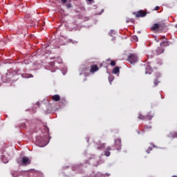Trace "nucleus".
<instances>
[{
	"instance_id": "obj_11",
	"label": "nucleus",
	"mask_w": 177,
	"mask_h": 177,
	"mask_svg": "<svg viewBox=\"0 0 177 177\" xmlns=\"http://www.w3.org/2000/svg\"><path fill=\"white\" fill-rule=\"evenodd\" d=\"M113 74H118L120 73V67L119 66H115L113 71H112Z\"/></svg>"
},
{
	"instance_id": "obj_20",
	"label": "nucleus",
	"mask_w": 177,
	"mask_h": 177,
	"mask_svg": "<svg viewBox=\"0 0 177 177\" xmlns=\"http://www.w3.org/2000/svg\"><path fill=\"white\" fill-rule=\"evenodd\" d=\"M66 7L68 9H70V8H71L73 6L71 5V3H66Z\"/></svg>"
},
{
	"instance_id": "obj_23",
	"label": "nucleus",
	"mask_w": 177,
	"mask_h": 177,
	"mask_svg": "<svg viewBox=\"0 0 177 177\" xmlns=\"http://www.w3.org/2000/svg\"><path fill=\"white\" fill-rule=\"evenodd\" d=\"M147 70L148 69L146 68V71H145L146 74H151V69H149V71Z\"/></svg>"
},
{
	"instance_id": "obj_21",
	"label": "nucleus",
	"mask_w": 177,
	"mask_h": 177,
	"mask_svg": "<svg viewBox=\"0 0 177 177\" xmlns=\"http://www.w3.org/2000/svg\"><path fill=\"white\" fill-rule=\"evenodd\" d=\"M69 42H71V44H78V41H75L73 39H70Z\"/></svg>"
},
{
	"instance_id": "obj_14",
	"label": "nucleus",
	"mask_w": 177,
	"mask_h": 177,
	"mask_svg": "<svg viewBox=\"0 0 177 177\" xmlns=\"http://www.w3.org/2000/svg\"><path fill=\"white\" fill-rule=\"evenodd\" d=\"M23 77L24 78H32L34 76L32 74H24Z\"/></svg>"
},
{
	"instance_id": "obj_22",
	"label": "nucleus",
	"mask_w": 177,
	"mask_h": 177,
	"mask_svg": "<svg viewBox=\"0 0 177 177\" xmlns=\"http://www.w3.org/2000/svg\"><path fill=\"white\" fill-rule=\"evenodd\" d=\"M110 64L111 66H112V67H114V66H115L116 64L115 61H111Z\"/></svg>"
},
{
	"instance_id": "obj_4",
	"label": "nucleus",
	"mask_w": 177,
	"mask_h": 177,
	"mask_svg": "<svg viewBox=\"0 0 177 177\" xmlns=\"http://www.w3.org/2000/svg\"><path fill=\"white\" fill-rule=\"evenodd\" d=\"M154 117V115H143L142 114L138 115V118L139 120H151Z\"/></svg>"
},
{
	"instance_id": "obj_25",
	"label": "nucleus",
	"mask_w": 177,
	"mask_h": 177,
	"mask_svg": "<svg viewBox=\"0 0 177 177\" xmlns=\"http://www.w3.org/2000/svg\"><path fill=\"white\" fill-rule=\"evenodd\" d=\"M160 7L159 6H156L154 8V10H159Z\"/></svg>"
},
{
	"instance_id": "obj_8",
	"label": "nucleus",
	"mask_w": 177,
	"mask_h": 177,
	"mask_svg": "<svg viewBox=\"0 0 177 177\" xmlns=\"http://www.w3.org/2000/svg\"><path fill=\"white\" fill-rule=\"evenodd\" d=\"M115 146L117 149V150H120L121 149V140L120 138H117L115 140Z\"/></svg>"
},
{
	"instance_id": "obj_28",
	"label": "nucleus",
	"mask_w": 177,
	"mask_h": 177,
	"mask_svg": "<svg viewBox=\"0 0 177 177\" xmlns=\"http://www.w3.org/2000/svg\"><path fill=\"white\" fill-rule=\"evenodd\" d=\"M37 106H39V102H36Z\"/></svg>"
},
{
	"instance_id": "obj_31",
	"label": "nucleus",
	"mask_w": 177,
	"mask_h": 177,
	"mask_svg": "<svg viewBox=\"0 0 177 177\" xmlns=\"http://www.w3.org/2000/svg\"><path fill=\"white\" fill-rule=\"evenodd\" d=\"M3 158H5L3 156V161H4V159Z\"/></svg>"
},
{
	"instance_id": "obj_2",
	"label": "nucleus",
	"mask_w": 177,
	"mask_h": 177,
	"mask_svg": "<svg viewBox=\"0 0 177 177\" xmlns=\"http://www.w3.org/2000/svg\"><path fill=\"white\" fill-rule=\"evenodd\" d=\"M36 142L39 145V147H45V138H42V136H37Z\"/></svg>"
},
{
	"instance_id": "obj_13",
	"label": "nucleus",
	"mask_w": 177,
	"mask_h": 177,
	"mask_svg": "<svg viewBox=\"0 0 177 177\" xmlns=\"http://www.w3.org/2000/svg\"><path fill=\"white\" fill-rule=\"evenodd\" d=\"M59 103H61V104H67V100H66L64 97L60 98Z\"/></svg>"
},
{
	"instance_id": "obj_18",
	"label": "nucleus",
	"mask_w": 177,
	"mask_h": 177,
	"mask_svg": "<svg viewBox=\"0 0 177 177\" xmlns=\"http://www.w3.org/2000/svg\"><path fill=\"white\" fill-rule=\"evenodd\" d=\"M113 80H114V76H110L109 77V80L110 84H111V82H113Z\"/></svg>"
},
{
	"instance_id": "obj_6",
	"label": "nucleus",
	"mask_w": 177,
	"mask_h": 177,
	"mask_svg": "<svg viewBox=\"0 0 177 177\" xmlns=\"http://www.w3.org/2000/svg\"><path fill=\"white\" fill-rule=\"evenodd\" d=\"M30 159L27 156H24L22 158L21 164L22 165H28V164H30Z\"/></svg>"
},
{
	"instance_id": "obj_17",
	"label": "nucleus",
	"mask_w": 177,
	"mask_h": 177,
	"mask_svg": "<svg viewBox=\"0 0 177 177\" xmlns=\"http://www.w3.org/2000/svg\"><path fill=\"white\" fill-rule=\"evenodd\" d=\"M153 84H154V86H157V85L160 84V81H158V80H155Z\"/></svg>"
},
{
	"instance_id": "obj_12",
	"label": "nucleus",
	"mask_w": 177,
	"mask_h": 177,
	"mask_svg": "<svg viewBox=\"0 0 177 177\" xmlns=\"http://www.w3.org/2000/svg\"><path fill=\"white\" fill-rule=\"evenodd\" d=\"M105 147H106V144L103 143V144L98 145L97 147V150H102V149H104Z\"/></svg>"
},
{
	"instance_id": "obj_30",
	"label": "nucleus",
	"mask_w": 177,
	"mask_h": 177,
	"mask_svg": "<svg viewBox=\"0 0 177 177\" xmlns=\"http://www.w3.org/2000/svg\"><path fill=\"white\" fill-rule=\"evenodd\" d=\"M89 2H92V1H93V0H88Z\"/></svg>"
},
{
	"instance_id": "obj_5",
	"label": "nucleus",
	"mask_w": 177,
	"mask_h": 177,
	"mask_svg": "<svg viewBox=\"0 0 177 177\" xmlns=\"http://www.w3.org/2000/svg\"><path fill=\"white\" fill-rule=\"evenodd\" d=\"M134 15H136V17H145L147 13L145 12V10H139L137 12H135Z\"/></svg>"
},
{
	"instance_id": "obj_19",
	"label": "nucleus",
	"mask_w": 177,
	"mask_h": 177,
	"mask_svg": "<svg viewBox=\"0 0 177 177\" xmlns=\"http://www.w3.org/2000/svg\"><path fill=\"white\" fill-rule=\"evenodd\" d=\"M61 2L64 5L66 2H71V0H61Z\"/></svg>"
},
{
	"instance_id": "obj_26",
	"label": "nucleus",
	"mask_w": 177,
	"mask_h": 177,
	"mask_svg": "<svg viewBox=\"0 0 177 177\" xmlns=\"http://www.w3.org/2000/svg\"><path fill=\"white\" fill-rule=\"evenodd\" d=\"M160 39H165V36L160 37Z\"/></svg>"
},
{
	"instance_id": "obj_15",
	"label": "nucleus",
	"mask_w": 177,
	"mask_h": 177,
	"mask_svg": "<svg viewBox=\"0 0 177 177\" xmlns=\"http://www.w3.org/2000/svg\"><path fill=\"white\" fill-rule=\"evenodd\" d=\"M151 128V126L150 125H146L144 127L143 131L146 132V131H149Z\"/></svg>"
},
{
	"instance_id": "obj_24",
	"label": "nucleus",
	"mask_w": 177,
	"mask_h": 177,
	"mask_svg": "<svg viewBox=\"0 0 177 177\" xmlns=\"http://www.w3.org/2000/svg\"><path fill=\"white\" fill-rule=\"evenodd\" d=\"M133 39H134V41H138V37L133 36Z\"/></svg>"
},
{
	"instance_id": "obj_9",
	"label": "nucleus",
	"mask_w": 177,
	"mask_h": 177,
	"mask_svg": "<svg viewBox=\"0 0 177 177\" xmlns=\"http://www.w3.org/2000/svg\"><path fill=\"white\" fill-rule=\"evenodd\" d=\"M111 150V148L110 147H106V149L104 150V156H106V157H110Z\"/></svg>"
},
{
	"instance_id": "obj_3",
	"label": "nucleus",
	"mask_w": 177,
	"mask_h": 177,
	"mask_svg": "<svg viewBox=\"0 0 177 177\" xmlns=\"http://www.w3.org/2000/svg\"><path fill=\"white\" fill-rule=\"evenodd\" d=\"M165 27V24H154L152 27L151 28V30L152 31H156L158 30V28H164Z\"/></svg>"
},
{
	"instance_id": "obj_27",
	"label": "nucleus",
	"mask_w": 177,
	"mask_h": 177,
	"mask_svg": "<svg viewBox=\"0 0 177 177\" xmlns=\"http://www.w3.org/2000/svg\"><path fill=\"white\" fill-rule=\"evenodd\" d=\"M167 44V42H166V41H163V42H162V43L160 44V45H164V44Z\"/></svg>"
},
{
	"instance_id": "obj_29",
	"label": "nucleus",
	"mask_w": 177,
	"mask_h": 177,
	"mask_svg": "<svg viewBox=\"0 0 177 177\" xmlns=\"http://www.w3.org/2000/svg\"><path fill=\"white\" fill-rule=\"evenodd\" d=\"M3 162H5V164H6V162H8V160L3 161Z\"/></svg>"
},
{
	"instance_id": "obj_16",
	"label": "nucleus",
	"mask_w": 177,
	"mask_h": 177,
	"mask_svg": "<svg viewBox=\"0 0 177 177\" xmlns=\"http://www.w3.org/2000/svg\"><path fill=\"white\" fill-rule=\"evenodd\" d=\"M153 150V148H151V147H149L147 150L146 151V153H147V154H150V151H151Z\"/></svg>"
},
{
	"instance_id": "obj_1",
	"label": "nucleus",
	"mask_w": 177,
	"mask_h": 177,
	"mask_svg": "<svg viewBox=\"0 0 177 177\" xmlns=\"http://www.w3.org/2000/svg\"><path fill=\"white\" fill-rule=\"evenodd\" d=\"M127 61L131 64H135L138 62V55L136 54H130L127 57Z\"/></svg>"
},
{
	"instance_id": "obj_10",
	"label": "nucleus",
	"mask_w": 177,
	"mask_h": 177,
	"mask_svg": "<svg viewBox=\"0 0 177 177\" xmlns=\"http://www.w3.org/2000/svg\"><path fill=\"white\" fill-rule=\"evenodd\" d=\"M52 99L54 102H59L60 100V95L58 94L54 95L52 96Z\"/></svg>"
},
{
	"instance_id": "obj_32",
	"label": "nucleus",
	"mask_w": 177,
	"mask_h": 177,
	"mask_svg": "<svg viewBox=\"0 0 177 177\" xmlns=\"http://www.w3.org/2000/svg\"><path fill=\"white\" fill-rule=\"evenodd\" d=\"M176 27L177 28V24L176 25Z\"/></svg>"
},
{
	"instance_id": "obj_7",
	"label": "nucleus",
	"mask_w": 177,
	"mask_h": 177,
	"mask_svg": "<svg viewBox=\"0 0 177 177\" xmlns=\"http://www.w3.org/2000/svg\"><path fill=\"white\" fill-rule=\"evenodd\" d=\"M96 71H99V67L97 65H92L90 68V73L91 74H95Z\"/></svg>"
}]
</instances>
